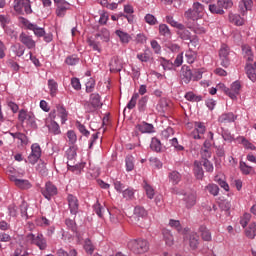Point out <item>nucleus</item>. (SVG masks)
Wrapping results in <instances>:
<instances>
[{"instance_id":"obj_30","label":"nucleus","mask_w":256,"mask_h":256,"mask_svg":"<svg viewBox=\"0 0 256 256\" xmlns=\"http://www.w3.org/2000/svg\"><path fill=\"white\" fill-rule=\"evenodd\" d=\"M11 50L15 53L16 57H23L25 55V47L21 44L12 45Z\"/></svg>"},{"instance_id":"obj_20","label":"nucleus","mask_w":256,"mask_h":256,"mask_svg":"<svg viewBox=\"0 0 256 256\" xmlns=\"http://www.w3.org/2000/svg\"><path fill=\"white\" fill-rule=\"evenodd\" d=\"M136 129L140 131V133H155V127H153V124H149L147 122H142L141 124L136 125Z\"/></svg>"},{"instance_id":"obj_13","label":"nucleus","mask_w":256,"mask_h":256,"mask_svg":"<svg viewBox=\"0 0 256 256\" xmlns=\"http://www.w3.org/2000/svg\"><path fill=\"white\" fill-rule=\"evenodd\" d=\"M244 70L248 79L252 81V83H256V62L253 64L247 62Z\"/></svg>"},{"instance_id":"obj_24","label":"nucleus","mask_w":256,"mask_h":256,"mask_svg":"<svg viewBox=\"0 0 256 256\" xmlns=\"http://www.w3.org/2000/svg\"><path fill=\"white\" fill-rule=\"evenodd\" d=\"M239 9L242 11V13L251 11V9H253V0H241L239 3Z\"/></svg>"},{"instance_id":"obj_29","label":"nucleus","mask_w":256,"mask_h":256,"mask_svg":"<svg viewBox=\"0 0 256 256\" xmlns=\"http://www.w3.org/2000/svg\"><path fill=\"white\" fill-rule=\"evenodd\" d=\"M185 99H187V101H191L192 103H199V101H203V96L196 95L193 92H187L185 94Z\"/></svg>"},{"instance_id":"obj_28","label":"nucleus","mask_w":256,"mask_h":256,"mask_svg":"<svg viewBox=\"0 0 256 256\" xmlns=\"http://www.w3.org/2000/svg\"><path fill=\"white\" fill-rule=\"evenodd\" d=\"M143 188L146 192L148 199H153L155 197V189L153 188V186L147 183V181L143 182Z\"/></svg>"},{"instance_id":"obj_54","label":"nucleus","mask_w":256,"mask_h":256,"mask_svg":"<svg viewBox=\"0 0 256 256\" xmlns=\"http://www.w3.org/2000/svg\"><path fill=\"white\" fill-rule=\"evenodd\" d=\"M65 225L68 229H70V231H72L73 233H77V223H75V220L67 218L65 220Z\"/></svg>"},{"instance_id":"obj_50","label":"nucleus","mask_w":256,"mask_h":256,"mask_svg":"<svg viewBox=\"0 0 256 256\" xmlns=\"http://www.w3.org/2000/svg\"><path fill=\"white\" fill-rule=\"evenodd\" d=\"M134 215L135 217L139 218V217H147V210H145V208L141 207V206H136L134 209Z\"/></svg>"},{"instance_id":"obj_56","label":"nucleus","mask_w":256,"mask_h":256,"mask_svg":"<svg viewBox=\"0 0 256 256\" xmlns=\"http://www.w3.org/2000/svg\"><path fill=\"white\" fill-rule=\"evenodd\" d=\"M201 237L203 241H211V232L205 227H200Z\"/></svg>"},{"instance_id":"obj_62","label":"nucleus","mask_w":256,"mask_h":256,"mask_svg":"<svg viewBox=\"0 0 256 256\" xmlns=\"http://www.w3.org/2000/svg\"><path fill=\"white\" fill-rule=\"evenodd\" d=\"M77 63H79V57L75 56V55H72V56H68L66 59H65V64L66 65H77Z\"/></svg>"},{"instance_id":"obj_15","label":"nucleus","mask_w":256,"mask_h":256,"mask_svg":"<svg viewBox=\"0 0 256 256\" xmlns=\"http://www.w3.org/2000/svg\"><path fill=\"white\" fill-rule=\"evenodd\" d=\"M10 181H12L16 187L19 189H31V182L25 179H17L15 176H10Z\"/></svg>"},{"instance_id":"obj_6","label":"nucleus","mask_w":256,"mask_h":256,"mask_svg":"<svg viewBox=\"0 0 256 256\" xmlns=\"http://www.w3.org/2000/svg\"><path fill=\"white\" fill-rule=\"evenodd\" d=\"M184 197L182 201L185 203L186 209H191L197 205V192L190 190L183 193Z\"/></svg>"},{"instance_id":"obj_2","label":"nucleus","mask_w":256,"mask_h":256,"mask_svg":"<svg viewBox=\"0 0 256 256\" xmlns=\"http://www.w3.org/2000/svg\"><path fill=\"white\" fill-rule=\"evenodd\" d=\"M128 249L136 255H141L149 251V242L145 239H135L128 242Z\"/></svg>"},{"instance_id":"obj_31","label":"nucleus","mask_w":256,"mask_h":256,"mask_svg":"<svg viewBox=\"0 0 256 256\" xmlns=\"http://www.w3.org/2000/svg\"><path fill=\"white\" fill-rule=\"evenodd\" d=\"M158 61L165 71H171V69H173V67H175L173 62H171L163 57L159 58Z\"/></svg>"},{"instance_id":"obj_26","label":"nucleus","mask_w":256,"mask_h":256,"mask_svg":"<svg viewBox=\"0 0 256 256\" xmlns=\"http://www.w3.org/2000/svg\"><path fill=\"white\" fill-rule=\"evenodd\" d=\"M57 112H58V117H60L61 119V123L62 125L65 124V122L67 121V110L65 109V107L63 105H57L56 106Z\"/></svg>"},{"instance_id":"obj_55","label":"nucleus","mask_w":256,"mask_h":256,"mask_svg":"<svg viewBox=\"0 0 256 256\" xmlns=\"http://www.w3.org/2000/svg\"><path fill=\"white\" fill-rule=\"evenodd\" d=\"M67 166L69 167L70 171H73V173L77 174L81 173V170L83 167H85L83 164L72 165L71 162H67Z\"/></svg>"},{"instance_id":"obj_45","label":"nucleus","mask_w":256,"mask_h":256,"mask_svg":"<svg viewBox=\"0 0 256 256\" xmlns=\"http://www.w3.org/2000/svg\"><path fill=\"white\" fill-rule=\"evenodd\" d=\"M150 149L159 153V151H161V141L157 138H153L150 144Z\"/></svg>"},{"instance_id":"obj_18","label":"nucleus","mask_w":256,"mask_h":256,"mask_svg":"<svg viewBox=\"0 0 256 256\" xmlns=\"http://www.w3.org/2000/svg\"><path fill=\"white\" fill-rule=\"evenodd\" d=\"M237 119V116L233 114V112H228V113H223L222 115L219 116L218 122L227 124V123H233Z\"/></svg>"},{"instance_id":"obj_38","label":"nucleus","mask_w":256,"mask_h":256,"mask_svg":"<svg viewBox=\"0 0 256 256\" xmlns=\"http://www.w3.org/2000/svg\"><path fill=\"white\" fill-rule=\"evenodd\" d=\"M48 88L50 90L51 97H55V95H57L58 90L57 82H55V80L53 79L48 80Z\"/></svg>"},{"instance_id":"obj_53","label":"nucleus","mask_w":256,"mask_h":256,"mask_svg":"<svg viewBox=\"0 0 256 256\" xmlns=\"http://www.w3.org/2000/svg\"><path fill=\"white\" fill-rule=\"evenodd\" d=\"M36 171L42 175V177H47V164L45 162H41L37 165Z\"/></svg>"},{"instance_id":"obj_27","label":"nucleus","mask_w":256,"mask_h":256,"mask_svg":"<svg viewBox=\"0 0 256 256\" xmlns=\"http://www.w3.org/2000/svg\"><path fill=\"white\" fill-rule=\"evenodd\" d=\"M115 34L117 35V37H119L121 43L127 44L129 43V41H131V35H129V33L127 32L116 30Z\"/></svg>"},{"instance_id":"obj_57","label":"nucleus","mask_w":256,"mask_h":256,"mask_svg":"<svg viewBox=\"0 0 256 256\" xmlns=\"http://www.w3.org/2000/svg\"><path fill=\"white\" fill-rule=\"evenodd\" d=\"M201 163H202V166L206 169L207 173H213L214 167L211 161H209L208 159H204L201 161Z\"/></svg>"},{"instance_id":"obj_60","label":"nucleus","mask_w":256,"mask_h":256,"mask_svg":"<svg viewBox=\"0 0 256 256\" xmlns=\"http://www.w3.org/2000/svg\"><path fill=\"white\" fill-rule=\"evenodd\" d=\"M88 45L89 47H92L93 51H98V53H101V44L99 42L88 39Z\"/></svg>"},{"instance_id":"obj_48","label":"nucleus","mask_w":256,"mask_h":256,"mask_svg":"<svg viewBox=\"0 0 256 256\" xmlns=\"http://www.w3.org/2000/svg\"><path fill=\"white\" fill-rule=\"evenodd\" d=\"M48 129L50 133H53L54 135H59L61 133V129L59 128V124L55 121H52L50 125L48 126Z\"/></svg>"},{"instance_id":"obj_39","label":"nucleus","mask_w":256,"mask_h":256,"mask_svg":"<svg viewBox=\"0 0 256 256\" xmlns=\"http://www.w3.org/2000/svg\"><path fill=\"white\" fill-rule=\"evenodd\" d=\"M205 190L210 193V195H213V197H217L219 195V186L217 184H208L205 187Z\"/></svg>"},{"instance_id":"obj_11","label":"nucleus","mask_w":256,"mask_h":256,"mask_svg":"<svg viewBox=\"0 0 256 256\" xmlns=\"http://www.w3.org/2000/svg\"><path fill=\"white\" fill-rule=\"evenodd\" d=\"M241 81L236 80L234 81L230 88H228V97H230V99H232L233 101H235V99H237V95H239V93H241Z\"/></svg>"},{"instance_id":"obj_16","label":"nucleus","mask_w":256,"mask_h":256,"mask_svg":"<svg viewBox=\"0 0 256 256\" xmlns=\"http://www.w3.org/2000/svg\"><path fill=\"white\" fill-rule=\"evenodd\" d=\"M193 171L196 179L203 181V177H205V171H203V163H201V161H194Z\"/></svg>"},{"instance_id":"obj_17","label":"nucleus","mask_w":256,"mask_h":256,"mask_svg":"<svg viewBox=\"0 0 256 256\" xmlns=\"http://www.w3.org/2000/svg\"><path fill=\"white\" fill-rule=\"evenodd\" d=\"M181 79L186 85L191 83V79H193V71H191L189 67L183 66L181 69Z\"/></svg>"},{"instance_id":"obj_37","label":"nucleus","mask_w":256,"mask_h":256,"mask_svg":"<svg viewBox=\"0 0 256 256\" xmlns=\"http://www.w3.org/2000/svg\"><path fill=\"white\" fill-rule=\"evenodd\" d=\"M122 195L126 201H133V199H135V191L131 188H126L122 191Z\"/></svg>"},{"instance_id":"obj_46","label":"nucleus","mask_w":256,"mask_h":256,"mask_svg":"<svg viewBox=\"0 0 256 256\" xmlns=\"http://www.w3.org/2000/svg\"><path fill=\"white\" fill-rule=\"evenodd\" d=\"M93 209L98 217L103 218V212L105 211V208L103 205H101V203H99V201L94 204Z\"/></svg>"},{"instance_id":"obj_14","label":"nucleus","mask_w":256,"mask_h":256,"mask_svg":"<svg viewBox=\"0 0 256 256\" xmlns=\"http://www.w3.org/2000/svg\"><path fill=\"white\" fill-rule=\"evenodd\" d=\"M195 130L192 132L193 139H201V135H204L207 131V127H205V123L203 122H195L194 123Z\"/></svg>"},{"instance_id":"obj_61","label":"nucleus","mask_w":256,"mask_h":256,"mask_svg":"<svg viewBox=\"0 0 256 256\" xmlns=\"http://www.w3.org/2000/svg\"><path fill=\"white\" fill-rule=\"evenodd\" d=\"M220 59L229 57V46L223 44L219 51Z\"/></svg>"},{"instance_id":"obj_49","label":"nucleus","mask_w":256,"mask_h":256,"mask_svg":"<svg viewBox=\"0 0 256 256\" xmlns=\"http://www.w3.org/2000/svg\"><path fill=\"white\" fill-rule=\"evenodd\" d=\"M166 22L171 25V27H176V29H183V24L175 21L173 16H166Z\"/></svg>"},{"instance_id":"obj_3","label":"nucleus","mask_w":256,"mask_h":256,"mask_svg":"<svg viewBox=\"0 0 256 256\" xmlns=\"http://www.w3.org/2000/svg\"><path fill=\"white\" fill-rule=\"evenodd\" d=\"M26 241L27 243H30V245H35L38 247L40 251H45V249H47V239L41 233H28L26 235Z\"/></svg>"},{"instance_id":"obj_22","label":"nucleus","mask_w":256,"mask_h":256,"mask_svg":"<svg viewBox=\"0 0 256 256\" xmlns=\"http://www.w3.org/2000/svg\"><path fill=\"white\" fill-rule=\"evenodd\" d=\"M242 53H243V57H244V59H246L247 63L253 62V51L251 50V46L243 45Z\"/></svg>"},{"instance_id":"obj_7","label":"nucleus","mask_w":256,"mask_h":256,"mask_svg":"<svg viewBox=\"0 0 256 256\" xmlns=\"http://www.w3.org/2000/svg\"><path fill=\"white\" fill-rule=\"evenodd\" d=\"M41 193L45 199L51 201V197H55L58 193L57 186L51 182H46L45 187L41 188Z\"/></svg>"},{"instance_id":"obj_25","label":"nucleus","mask_w":256,"mask_h":256,"mask_svg":"<svg viewBox=\"0 0 256 256\" xmlns=\"http://www.w3.org/2000/svg\"><path fill=\"white\" fill-rule=\"evenodd\" d=\"M147 103H149V96H142L138 100V111L140 113H145V111L147 110Z\"/></svg>"},{"instance_id":"obj_34","label":"nucleus","mask_w":256,"mask_h":256,"mask_svg":"<svg viewBox=\"0 0 256 256\" xmlns=\"http://www.w3.org/2000/svg\"><path fill=\"white\" fill-rule=\"evenodd\" d=\"M246 237L248 239H255L256 237V224L253 222L249 225V227L245 231Z\"/></svg>"},{"instance_id":"obj_19","label":"nucleus","mask_w":256,"mask_h":256,"mask_svg":"<svg viewBox=\"0 0 256 256\" xmlns=\"http://www.w3.org/2000/svg\"><path fill=\"white\" fill-rule=\"evenodd\" d=\"M96 39H101L103 43H109L111 41V32L107 28H102L98 33L95 34Z\"/></svg>"},{"instance_id":"obj_43","label":"nucleus","mask_w":256,"mask_h":256,"mask_svg":"<svg viewBox=\"0 0 256 256\" xmlns=\"http://www.w3.org/2000/svg\"><path fill=\"white\" fill-rule=\"evenodd\" d=\"M185 57H186L187 63L189 64L195 63V60L197 59V53H195V51L188 50L185 53Z\"/></svg>"},{"instance_id":"obj_52","label":"nucleus","mask_w":256,"mask_h":256,"mask_svg":"<svg viewBox=\"0 0 256 256\" xmlns=\"http://www.w3.org/2000/svg\"><path fill=\"white\" fill-rule=\"evenodd\" d=\"M219 7L223 9H231L233 7V0H218Z\"/></svg>"},{"instance_id":"obj_36","label":"nucleus","mask_w":256,"mask_h":256,"mask_svg":"<svg viewBox=\"0 0 256 256\" xmlns=\"http://www.w3.org/2000/svg\"><path fill=\"white\" fill-rule=\"evenodd\" d=\"M168 177H169V181H171L173 185H178L179 181H181V174H179V172L177 171L170 172Z\"/></svg>"},{"instance_id":"obj_51","label":"nucleus","mask_w":256,"mask_h":256,"mask_svg":"<svg viewBox=\"0 0 256 256\" xmlns=\"http://www.w3.org/2000/svg\"><path fill=\"white\" fill-rule=\"evenodd\" d=\"M110 67H111V69H114V71H121V62H119L118 57H113L111 59Z\"/></svg>"},{"instance_id":"obj_33","label":"nucleus","mask_w":256,"mask_h":256,"mask_svg":"<svg viewBox=\"0 0 256 256\" xmlns=\"http://www.w3.org/2000/svg\"><path fill=\"white\" fill-rule=\"evenodd\" d=\"M178 35L183 39L184 41H189L191 39V32L185 28V25L182 24V28H178Z\"/></svg>"},{"instance_id":"obj_12","label":"nucleus","mask_w":256,"mask_h":256,"mask_svg":"<svg viewBox=\"0 0 256 256\" xmlns=\"http://www.w3.org/2000/svg\"><path fill=\"white\" fill-rule=\"evenodd\" d=\"M19 41L22 43V45H25L27 49H35L36 47V42L33 40V37L25 34V32L20 34Z\"/></svg>"},{"instance_id":"obj_10","label":"nucleus","mask_w":256,"mask_h":256,"mask_svg":"<svg viewBox=\"0 0 256 256\" xmlns=\"http://www.w3.org/2000/svg\"><path fill=\"white\" fill-rule=\"evenodd\" d=\"M67 201L71 215H77L79 213V199H77V196L68 194Z\"/></svg>"},{"instance_id":"obj_41","label":"nucleus","mask_w":256,"mask_h":256,"mask_svg":"<svg viewBox=\"0 0 256 256\" xmlns=\"http://www.w3.org/2000/svg\"><path fill=\"white\" fill-rule=\"evenodd\" d=\"M159 34L163 37H171V30L167 24H160L159 25Z\"/></svg>"},{"instance_id":"obj_8","label":"nucleus","mask_w":256,"mask_h":256,"mask_svg":"<svg viewBox=\"0 0 256 256\" xmlns=\"http://www.w3.org/2000/svg\"><path fill=\"white\" fill-rule=\"evenodd\" d=\"M41 159V146L39 144L35 143L31 146V153L28 156V163H31V165H35Z\"/></svg>"},{"instance_id":"obj_35","label":"nucleus","mask_w":256,"mask_h":256,"mask_svg":"<svg viewBox=\"0 0 256 256\" xmlns=\"http://www.w3.org/2000/svg\"><path fill=\"white\" fill-rule=\"evenodd\" d=\"M239 167L243 175H251L253 173V166H249L243 161H240Z\"/></svg>"},{"instance_id":"obj_5","label":"nucleus","mask_w":256,"mask_h":256,"mask_svg":"<svg viewBox=\"0 0 256 256\" xmlns=\"http://www.w3.org/2000/svg\"><path fill=\"white\" fill-rule=\"evenodd\" d=\"M184 244L188 245L192 251H195L199 247V235L195 232H184Z\"/></svg>"},{"instance_id":"obj_9","label":"nucleus","mask_w":256,"mask_h":256,"mask_svg":"<svg viewBox=\"0 0 256 256\" xmlns=\"http://www.w3.org/2000/svg\"><path fill=\"white\" fill-rule=\"evenodd\" d=\"M22 23L29 31H33L36 37H43L45 35V29L37 26V24L31 23L27 19H23Z\"/></svg>"},{"instance_id":"obj_47","label":"nucleus","mask_w":256,"mask_h":256,"mask_svg":"<svg viewBox=\"0 0 256 256\" xmlns=\"http://www.w3.org/2000/svg\"><path fill=\"white\" fill-rule=\"evenodd\" d=\"M139 99V93H134L132 95V98L130 99V101L127 104V109H135L136 105H137V100Z\"/></svg>"},{"instance_id":"obj_59","label":"nucleus","mask_w":256,"mask_h":256,"mask_svg":"<svg viewBox=\"0 0 256 256\" xmlns=\"http://www.w3.org/2000/svg\"><path fill=\"white\" fill-rule=\"evenodd\" d=\"M84 249L86 253L89 255H93V251H95V247H93V243H91V240L87 239L85 240Z\"/></svg>"},{"instance_id":"obj_21","label":"nucleus","mask_w":256,"mask_h":256,"mask_svg":"<svg viewBox=\"0 0 256 256\" xmlns=\"http://www.w3.org/2000/svg\"><path fill=\"white\" fill-rule=\"evenodd\" d=\"M56 15L57 17H65V15L67 14V11H69V9H71V4H69V2H64L63 4H60L58 6H56Z\"/></svg>"},{"instance_id":"obj_32","label":"nucleus","mask_w":256,"mask_h":256,"mask_svg":"<svg viewBox=\"0 0 256 256\" xmlns=\"http://www.w3.org/2000/svg\"><path fill=\"white\" fill-rule=\"evenodd\" d=\"M170 227H173L174 229H176L178 231V233H187V231H189V229L187 228H182L181 227V222H179V220H170L169 222Z\"/></svg>"},{"instance_id":"obj_1","label":"nucleus","mask_w":256,"mask_h":256,"mask_svg":"<svg viewBox=\"0 0 256 256\" xmlns=\"http://www.w3.org/2000/svg\"><path fill=\"white\" fill-rule=\"evenodd\" d=\"M205 16V6L199 2H194L192 8L188 9L184 13V17L186 19H190L191 21H199V19H203Z\"/></svg>"},{"instance_id":"obj_58","label":"nucleus","mask_w":256,"mask_h":256,"mask_svg":"<svg viewBox=\"0 0 256 256\" xmlns=\"http://www.w3.org/2000/svg\"><path fill=\"white\" fill-rule=\"evenodd\" d=\"M29 255L27 253V250L23 247V245H20L14 250V253L11 256H27Z\"/></svg>"},{"instance_id":"obj_44","label":"nucleus","mask_w":256,"mask_h":256,"mask_svg":"<svg viewBox=\"0 0 256 256\" xmlns=\"http://www.w3.org/2000/svg\"><path fill=\"white\" fill-rule=\"evenodd\" d=\"M209 11H210V13H213L216 15H223V13H225V11L222 10L221 6H219L218 4H210Z\"/></svg>"},{"instance_id":"obj_40","label":"nucleus","mask_w":256,"mask_h":256,"mask_svg":"<svg viewBox=\"0 0 256 256\" xmlns=\"http://www.w3.org/2000/svg\"><path fill=\"white\" fill-rule=\"evenodd\" d=\"M126 171H133L135 169V158L133 156H127L125 159Z\"/></svg>"},{"instance_id":"obj_64","label":"nucleus","mask_w":256,"mask_h":256,"mask_svg":"<svg viewBox=\"0 0 256 256\" xmlns=\"http://www.w3.org/2000/svg\"><path fill=\"white\" fill-rule=\"evenodd\" d=\"M25 0H16L14 1V10L16 13H23V3Z\"/></svg>"},{"instance_id":"obj_63","label":"nucleus","mask_w":256,"mask_h":256,"mask_svg":"<svg viewBox=\"0 0 256 256\" xmlns=\"http://www.w3.org/2000/svg\"><path fill=\"white\" fill-rule=\"evenodd\" d=\"M249 221H251V214L245 213L240 219V225H242V227L245 228L247 227Z\"/></svg>"},{"instance_id":"obj_4","label":"nucleus","mask_w":256,"mask_h":256,"mask_svg":"<svg viewBox=\"0 0 256 256\" xmlns=\"http://www.w3.org/2000/svg\"><path fill=\"white\" fill-rule=\"evenodd\" d=\"M103 103H101V96L97 93H92L90 95V102H87L84 107L88 113H93L102 107Z\"/></svg>"},{"instance_id":"obj_42","label":"nucleus","mask_w":256,"mask_h":256,"mask_svg":"<svg viewBox=\"0 0 256 256\" xmlns=\"http://www.w3.org/2000/svg\"><path fill=\"white\" fill-rule=\"evenodd\" d=\"M163 237L166 245H169V247H171V245H173V234H171V231L163 230Z\"/></svg>"},{"instance_id":"obj_23","label":"nucleus","mask_w":256,"mask_h":256,"mask_svg":"<svg viewBox=\"0 0 256 256\" xmlns=\"http://www.w3.org/2000/svg\"><path fill=\"white\" fill-rule=\"evenodd\" d=\"M228 19L233 25H236L237 27H241V25H244L245 23L239 14L230 13Z\"/></svg>"}]
</instances>
